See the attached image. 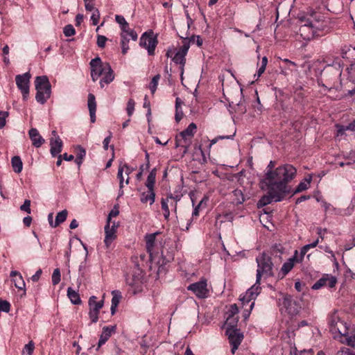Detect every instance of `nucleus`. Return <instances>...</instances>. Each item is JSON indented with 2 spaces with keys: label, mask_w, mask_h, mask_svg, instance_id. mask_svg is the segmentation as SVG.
<instances>
[{
  "label": "nucleus",
  "mask_w": 355,
  "mask_h": 355,
  "mask_svg": "<svg viewBox=\"0 0 355 355\" xmlns=\"http://www.w3.org/2000/svg\"><path fill=\"white\" fill-rule=\"evenodd\" d=\"M297 169L293 165L286 164L275 172H269L266 177L261 180L262 189L268 190V195L263 196L258 202V206L263 207L272 200L279 202L284 196L288 194L291 187L288 183L295 178Z\"/></svg>",
  "instance_id": "1"
},
{
  "label": "nucleus",
  "mask_w": 355,
  "mask_h": 355,
  "mask_svg": "<svg viewBox=\"0 0 355 355\" xmlns=\"http://www.w3.org/2000/svg\"><path fill=\"white\" fill-rule=\"evenodd\" d=\"M329 21L316 12L311 15H298L293 31L305 41L322 36L329 31Z\"/></svg>",
  "instance_id": "2"
},
{
  "label": "nucleus",
  "mask_w": 355,
  "mask_h": 355,
  "mask_svg": "<svg viewBox=\"0 0 355 355\" xmlns=\"http://www.w3.org/2000/svg\"><path fill=\"white\" fill-rule=\"evenodd\" d=\"M256 261L257 263L256 275L257 284H259L262 276L268 277L274 275L272 271L273 263L270 256L267 255L265 252H263L257 257Z\"/></svg>",
  "instance_id": "3"
},
{
  "label": "nucleus",
  "mask_w": 355,
  "mask_h": 355,
  "mask_svg": "<svg viewBox=\"0 0 355 355\" xmlns=\"http://www.w3.org/2000/svg\"><path fill=\"white\" fill-rule=\"evenodd\" d=\"M329 330L334 339L342 338L348 334L347 323L342 320L337 312H334L329 318Z\"/></svg>",
  "instance_id": "4"
},
{
  "label": "nucleus",
  "mask_w": 355,
  "mask_h": 355,
  "mask_svg": "<svg viewBox=\"0 0 355 355\" xmlns=\"http://www.w3.org/2000/svg\"><path fill=\"white\" fill-rule=\"evenodd\" d=\"M197 126L194 123H191L183 131H182L175 137V146L183 148V154H186L191 145L192 138L196 131Z\"/></svg>",
  "instance_id": "5"
},
{
  "label": "nucleus",
  "mask_w": 355,
  "mask_h": 355,
  "mask_svg": "<svg viewBox=\"0 0 355 355\" xmlns=\"http://www.w3.org/2000/svg\"><path fill=\"white\" fill-rule=\"evenodd\" d=\"M180 37L183 40L182 44L180 47L179 50L175 53L172 60L175 64H178L180 65V78L181 80H183V74H184V67L186 63L185 56L187 54V52L189 49V41H188V37H184L182 35Z\"/></svg>",
  "instance_id": "6"
},
{
  "label": "nucleus",
  "mask_w": 355,
  "mask_h": 355,
  "mask_svg": "<svg viewBox=\"0 0 355 355\" xmlns=\"http://www.w3.org/2000/svg\"><path fill=\"white\" fill-rule=\"evenodd\" d=\"M31 74L29 72L19 74L15 76V81L17 88L21 91L23 99L26 101L29 94V85Z\"/></svg>",
  "instance_id": "7"
},
{
  "label": "nucleus",
  "mask_w": 355,
  "mask_h": 355,
  "mask_svg": "<svg viewBox=\"0 0 355 355\" xmlns=\"http://www.w3.org/2000/svg\"><path fill=\"white\" fill-rule=\"evenodd\" d=\"M282 306L291 316L297 315L302 308L300 301L291 296L286 295L283 299Z\"/></svg>",
  "instance_id": "8"
},
{
  "label": "nucleus",
  "mask_w": 355,
  "mask_h": 355,
  "mask_svg": "<svg viewBox=\"0 0 355 355\" xmlns=\"http://www.w3.org/2000/svg\"><path fill=\"white\" fill-rule=\"evenodd\" d=\"M226 334L232 346L231 352L234 354L243 338V335L236 328H227Z\"/></svg>",
  "instance_id": "9"
},
{
  "label": "nucleus",
  "mask_w": 355,
  "mask_h": 355,
  "mask_svg": "<svg viewBox=\"0 0 355 355\" xmlns=\"http://www.w3.org/2000/svg\"><path fill=\"white\" fill-rule=\"evenodd\" d=\"M90 67L91 76L93 81L97 80L107 70V69H105V62L103 63L99 57H96L91 60Z\"/></svg>",
  "instance_id": "10"
},
{
  "label": "nucleus",
  "mask_w": 355,
  "mask_h": 355,
  "mask_svg": "<svg viewBox=\"0 0 355 355\" xmlns=\"http://www.w3.org/2000/svg\"><path fill=\"white\" fill-rule=\"evenodd\" d=\"M205 279H202L198 282L190 284L187 289L191 291L198 298H205L207 296L208 289Z\"/></svg>",
  "instance_id": "11"
},
{
  "label": "nucleus",
  "mask_w": 355,
  "mask_h": 355,
  "mask_svg": "<svg viewBox=\"0 0 355 355\" xmlns=\"http://www.w3.org/2000/svg\"><path fill=\"white\" fill-rule=\"evenodd\" d=\"M157 44L156 37L148 35L146 33H144L139 41V45L148 50L149 55H153L155 49Z\"/></svg>",
  "instance_id": "12"
},
{
  "label": "nucleus",
  "mask_w": 355,
  "mask_h": 355,
  "mask_svg": "<svg viewBox=\"0 0 355 355\" xmlns=\"http://www.w3.org/2000/svg\"><path fill=\"white\" fill-rule=\"evenodd\" d=\"M337 283V279L336 277L331 275H324L320 279H319L313 286V290H318L323 286H328L330 288L335 287Z\"/></svg>",
  "instance_id": "13"
},
{
  "label": "nucleus",
  "mask_w": 355,
  "mask_h": 355,
  "mask_svg": "<svg viewBox=\"0 0 355 355\" xmlns=\"http://www.w3.org/2000/svg\"><path fill=\"white\" fill-rule=\"evenodd\" d=\"M51 135L52 137L50 138V152L51 155L55 157L61 153L63 143L55 130H53Z\"/></svg>",
  "instance_id": "14"
},
{
  "label": "nucleus",
  "mask_w": 355,
  "mask_h": 355,
  "mask_svg": "<svg viewBox=\"0 0 355 355\" xmlns=\"http://www.w3.org/2000/svg\"><path fill=\"white\" fill-rule=\"evenodd\" d=\"M35 89L44 92L47 97L51 96V84L46 76H37L35 78Z\"/></svg>",
  "instance_id": "15"
},
{
  "label": "nucleus",
  "mask_w": 355,
  "mask_h": 355,
  "mask_svg": "<svg viewBox=\"0 0 355 355\" xmlns=\"http://www.w3.org/2000/svg\"><path fill=\"white\" fill-rule=\"evenodd\" d=\"M259 285L260 283L257 284L256 282L255 284L245 292V295L240 297V300L242 302L243 305L248 304L257 297L259 293Z\"/></svg>",
  "instance_id": "16"
},
{
  "label": "nucleus",
  "mask_w": 355,
  "mask_h": 355,
  "mask_svg": "<svg viewBox=\"0 0 355 355\" xmlns=\"http://www.w3.org/2000/svg\"><path fill=\"white\" fill-rule=\"evenodd\" d=\"M158 234H159V232H156L153 234H148L145 236L146 250L147 252L149 254L150 258H152L153 256L156 236Z\"/></svg>",
  "instance_id": "17"
},
{
  "label": "nucleus",
  "mask_w": 355,
  "mask_h": 355,
  "mask_svg": "<svg viewBox=\"0 0 355 355\" xmlns=\"http://www.w3.org/2000/svg\"><path fill=\"white\" fill-rule=\"evenodd\" d=\"M29 137L32 141V144L36 147H40L45 141L42 137L40 135L36 128H31L29 132Z\"/></svg>",
  "instance_id": "18"
},
{
  "label": "nucleus",
  "mask_w": 355,
  "mask_h": 355,
  "mask_svg": "<svg viewBox=\"0 0 355 355\" xmlns=\"http://www.w3.org/2000/svg\"><path fill=\"white\" fill-rule=\"evenodd\" d=\"M10 276L12 277V280L14 282L16 288L19 290H25V282L21 275L19 272L16 270H12L10 272Z\"/></svg>",
  "instance_id": "19"
},
{
  "label": "nucleus",
  "mask_w": 355,
  "mask_h": 355,
  "mask_svg": "<svg viewBox=\"0 0 355 355\" xmlns=\"http://www.w3.org/2000/svg\"><path fill=\"white\" fill-rule=\"evenodd\" d=\"M114 330L115 326L104 327L103 328V331L98 340L97 349L105 343Z\"/></svg>",
  "instance_id": "20"
},
{
  "label": "nucleus",
  "mask_w": 355,
  "mask_h": 355,
  "mask_svg": "<svg viewBox=\"0 0 355 355\" xmlns=\"http://www.w3.org/2000/svg\"><path fill=\"white\" fill-rule=\"evenodd\" d=\"M87 106L89 111L91 122L94 123L96 121V103L95 96L92 94H89L88 95Z\"/></svg>",
  "instance_id": "21"
},
{
  "label": "nucleus",
  "mask_w": 355,
  "mask_h": 355,
  "mask_svg": "<svg viewBox=\"0 0 355 355\" xmlns=\"http://www.w3.org/2000/svg\"><path fill=\"white\" fill-rule=\"evenodd\" d=\"M110 224L106 223L105 226L104 243L107 248H109L113 241L116 238V232L114 229H110Z\"/></svg>",
  "instance_id": "22"
},
{
  "label": "nucleus",
  "mask_w": 355,
  "mask_h": 355,
  "mask_svg": "<svg viewBox=\"0 0 355 355\" xmlns=\"http://www.w3.org/2000/svg\"><path fill=\"white\" fill-rule=\"evenodd\" d=\"M341 55L343 59L349 62L355 61V47L352 46H344L341 49Z\"/></svg>",
  "instance_id": "23"
},
{
  "label": "nucleus",
  "mask_w": 355,
  "mask_h": 355,
  "mask_svg": "<svg viewBox=\"0 0 355 355\" xmlns=\"http://www.w3.org/2000/svg\"><path fill=\"white\" fill-rule=\"evenodd\" d=\"M297 251L295 250V255L290 258L286 262H285L281 269L282 273V277L287 275L293 268L295 262H298V259L296 257Z\"/></svg>",
  "instance_id": "24"
},
{
  "label": "nucleus",
  "mask_w": 355,
  "mask_h": 355,
  "mask_svg": "<svg viewBox=\"0 0 355 355\" xmlns=\"http://www.w3.org/2000/svg\"><path fill=\"white\" fill-rule=\"evenodd\" d=\"M105 67L107 70L104 72V76L100 81L102 88L104 87V83L109 84L114 80L113 71L108 62H105Z\"/></svg>",
  "instance_id": "25"
},
{
  "label": "nucleus",
  "mask_w": 355,
  "mask_h": 355,
  "mask_svg": "<svg viewBox=\"0 0 355 355\" xmlns=\"http://www.w3.org/2000/svg\"><path fill=\"white\" fill-rule=\"evenodd\" d=\"M103 298H104V296ZM88 304L90 311L99 312L103 306L104 300L102 299L100 301H97V297L96 296H92L89 299Z\"/></svg>",
  "instance_id": "26"
},
{
  "label": "nucleus",
  "mask_w": 355,
  "mask_h": 355,
  "mask_svg": "<svg viewBox=\"0 0 355 355\" xmlns=\"http://www.w3.org/2000/svg\"><path fill=\"white\" fill-rule=\"evenodd\" d=\"M112 299L111 304V314L113 315L116 313V307L118 306L120 300L122 297L121 293L119 291L114 290L112 291Z\"/></svg>",
  "instance_id": "27"
},
{
  "label": "nucleus",
  "mask_w": 355,
  "mask_h": 355,
  "mask_svg": "<svg viewBox=\"0 0 355 355\" xmlns=\"http://www.w3.org/2000/svg\"><path fill=\"white\" fill-rule=\"evenodd\" d=\"M155 193L154 189L148 190L146 192H143L141 195L140 200L142 203L148 202L152 205L155 202Z\"/></svg>",
  "instance_id": "28"
},
{
  "label": "nucleus",
  "mask_w": 355,
  "mask_h": 355,
  "mask_svg": "<svg viewBox=\"0 0 355 355\" xmlns=\"http://www.w3.org/2000/svg\"><path fill=\"white\" fill-rule=\"evenodd\" d=\"M11 164L13 171L19 173L21 172L23 168V163L21 158L19 156H14L11 159Z\"/></svg>",
  "instance_id": "29"
},
{
  "label": "nucleus",
  "mask_w": 355,
  "mask_h": 355,
  "mask_svg": "<svg viewBox=\"0 0 355 355\" xmlns=\"http://www.w3.org/2000/svg\"><path fill=\"white\" fill-rule=\"evenodd\" d=\"M157 170L155 168H153L150 172L146 182V186L148 190L154 189V186L155 183V177H156Z\"/></svg>",
  "instance_id": "30"
},
{
  "label": "nucleus",
  "mask_w": 355,
  "mask_h": 355,
  "mask_svg": "<svg viewBox=\"0 0 355 355\" xmlns=\"http://www.w3.org/2000/svg\"><path fill=\"white\" fill-rule=\"evenodd\" d=\"M67 295L73 304H79L81 302L79 294L71 287L67 289Z\"/></svg>",
  "instance_id": "31"
},
{
  "label": "nucleus",
  "mask_w": 355,
  "mask_h": 355,
  "mask_svg": "<svg viewBox=\"0 0 355 355\" xmlns=\"http://www.w3.org/2000/svg\"><path fill=\"white\" fill-rule=\"evenodd\" d=\"M311 180H312V177L311 175H309L308 178H305L304 182H301L297 185L294 193H300V192L306 190L309 188Z\"/></svg>",
  "instance_id": "32"
},
{
  "label": "nucleus",
  "mask_w": 355,
  "mask_h": 355,
  "mask_svg": "<svg viewBox=\"0 0 355 355\" xmlns=\"http://www.w3.org/2000/svg\"><path fill=\"white\" fill-rule=\"evenodd\" d=\"M68 211L67 209H64L58 212L56 215L55 220L54 222V226L58 227L61 223H64L67 217Z\"/></svg>",
  "instance_id": "33"
},
{
  "label": "nucleus",
  "mask_w": 355,
  "mask_h": 355,
  "mask_svg": "<svg viewBox=\"0 0 355 355\" xmlns=\"http://www.w3.org/2000/svg\"><path fill=\"white\" fill-rule=\"evenodd\" d=\"M341 343H346L349 346L352 347H355V336H348V334L346 336H343L342 338H337Z\"/></svg>",
  "instance_id": "34"
},
{
  "label": "nucleus",
  "mask_w": 355,
  "mask_h": 355,
  "mask_svg": "<svg viewBox=\"0 0 355 355\" xmlns=\"http://www.w3.org/2000/svg\"><path fill=\"white\" fill-rule=\"evenodd\" d=\"M50 97H47L46 96V94L45 93V91L43 92V91H40V90H37V93H36V96H35V99L36 101L41 103V104H44L46 103V100L48 98H49Z\"/></svg>",
  "instance_id": "35"
},
{
  "label": "nucleus",
  "mask_w": 355,
  "mask_h": 355,
  "mask_svg": "<svg viewBox=\"0 0 355 355\" xmlns=\"http://www.w3.org/2000/svg\"><path fill=\"white\" fill-rule=\"evenodd\" d=\"M159 79H160V75L157 74L153 78V79L150 83L149 88L153 94L155 92V91L157 89V87L158 85V82H159Z\"/></svg>",
  "instance_id": "36"
},
{
  "label": "nucleus",
  "mask_w": 355,
  "mask_h": 355,
  "mask_svg": "<svg viewBox=\"0 0 355 355\" xmlns=\"http://www.w3.org/2000/svg\"><path fill=\"white\" fill-rule=\"evenodd\" d=\"M237 322V317L227 316L225 321V325L227 326V328H235V327H236Z\"/></svg>",
  "instance_id": "37"
},
{
  "label": "nucleus",
  "mask_w": 355,
  "mask_h": 355,
  "mask_svg": "<svg viewBox=\"0 0 355 355\" xmlns=\"http://www.w3.org/2000/svg\"><path fill=\"white\" fill-rule=\"evenodd\" d=\"M128 42H129V39L127 38L126 35H125L124 34H121V45L123 54H125L129 49Z\"/></svg>",
  "instance_id": "38"
},
{
  "label": "nucleus",
  "mask_w": 355,
  "mask_h": 355,
  "mask_svg": "<svg viewBox=\"0 0 355 355\" xmlns=\"http://www.w3.org/2000/svg\"><path fill=\"white\" fill-rule=\"evenodd\" d=\"M267 64H268V58L266 56H264L262 58L261 64L257 71V76L258 78L260 77L261 76V74L265 71ZM254 76H256V74Z\"/></svg>",
  "instance_id": "39"
},
{
  "label": "nucleus",
  "mask_w": 355,
  "mask_h": 355,
  "mask_svg": "<svg viewBox=\"0 0 355 355\" xmlns=\"http://www.w3.org/2000/svg\"><path fill=\"white\" fill-rule=\"evenodd\" d=\"M123 171H124V166H121V164L119 165V169H118V173H117V178L119 179V188L121 189L123 187V181H124V177H123Z\"/></svg>",
  "instance_id": "40"
},
{
  "label": "nucleus",
  "mask_w": 355,
  "mask_h": 355,
  "mask_svg": "<svg viewBox=\"0 0 355 355\" xmlns=\"http://www.w3.org/2000/svg\"><path fill=\"white\" fill-rule=\"evenodd\" d=\"M63 33L66 37H70L75 35L76 31L72 25L68 24L64 27Z\"/></svg>",
  "instance_id": "41"
},
{
  "label": "nucleus",
  "mask_w": 355,
  "mask_h": 355,
  "mask_svg": "<svg viewBox=\"0 0 355 355\" xmlns=\"http://www.w3.org/2000/svg\"><path fill=\"white\" fill-rule=\"evenodd\" d=\"M60 282V271L59 268H55L52 275V284H58Z\"/></svg>",
  "instance_id": "42"
},
{
  "label": "nucleus",
  "mask_w": 355,
  "mask_h": 355,
  "mask_svg": "<svg viewBox=\"0 0 355 355\" xmlns=\"http://www.w3.org/2000/svg\"><path fill=\"white\" fill-rule=\"evenodd\" d=\"M135 103L133 99L130 98L128 101L126 111L129 116H132L135 110Z\"/></svg>",
  "instance_id": "43"
},
{
  "label": "nucleus",
  "mask_w": 355,
  "mask_h": 355,
  "mask_svg": "<svg viewBox=\"0 0 355 355\" xmlns=\"http://www.w3.org/2000/svg\"><path fill=\"white\" fill-rule=\"evenodd\" d=\"M174 199H175V198L172 195L167 196L166 198H162V201H161L162 209L164 211L168 210L169 208H168V203L169 202V200H172Z\"/></svg>",
  "instance_id": "44"
},
{
  "label": "nucleus",
  "mask_w": 355,
  "mask_h": 355,
  "mask_svg": "<svg viewBox=\"0 0 355 355\" xmlns=\"http://www.w3.org/2000/svg\"><path fill=\"white\" fill-rule=\"evenodd\" d=\"M34 348V343L33 341H30L28 344L25 345L24 349V353H26L27 355H32Z\"/></svg>",
  "instance_id": "45"
},
{
  "label": "nucleus",
  "mask_w": 355,
  "mask_h": 355,
  "mask_svg": "<svg viewBox=\"0 0 355 355\" xmlns=\"http://www.w3.org/2000/svg\"><path fill=\"white\" fill-rule=\"evenodd\" d=\"M10 304L8 301L0 300V311L6 313L10 311Z\"/></svg>",
  "instance_id": "46"
},
{
  "label": "nucleus",
  "mask_w": 355,
  "mask_h": 355,
  "mask_svg": "<svg viewBox=\"0 0 355 355\" xmlns=\"http://www.w3.org/2000/svg\"><path fill=\"white\" fill-rule=\"evenodd\" d=\"M284 165H285V164L282 165V166H278L277 168H276L273 169V168H274V167H275V162H272V161H270V162H269V164H268V165L267 168H266V174H265V176H264V177H266V176H267V174H268L269 172L274 173V172H275V171H276L279 168L282 167V166H284Z\"/></svg>",
  "instance_id": "47"
},
{
  "label": "nucleus",
  "mask_w": 355,
  "mask_h": 355,
  "mask_svg": "<svg viewBox=\"0 0 355 355\" xmlns=\"http://www.w3.org/2000/svg\"><path fill=\"white\" fill-rule=\"evenodd\" d=\"M20 209L21 211H24L28 214H31V200H25L24 204L21 205Z\"/></svg>",
  "instance_id": "48"
},
{
  "label": "nucleus",
  "mask_w": 355,
  "mask_h": 355,
  "mask_svg": "<svg viewBox=\"0 0 355 355\" xmlns=\"http://www.w3.org/2000/svg\"><path fill=\"white\" fill-rule=\"evenodd\" d=\"M239 313V309L236 304H232L227 313V316H235Z\"/></svg>",
  "instance_id": "49"
},
{
  "label": "nucleus",
  "mask_w": 355,
  "mask_h": 355,
  "mask_svg": "<svg viewBox=\"0 0 355 355\" xmlns=\"http://www.w3.org/2000/svg\"><path fill=\"white\" fill-rule=\"evenodd\" d=\"M8 116V112L6 111H0V128L6 125V119Z\"/></svg>",
  "instance_id": "50"
},
{
  "label": "nucleus",
  "mask_w": 355,
  "mask_h": 355,
  "mask_svg": "<svg viewBox=\"0 0 355 355\" xmlns=\"http://www.w3.org/2000/svg\"><path fill=\"white\" fill-rule=\"evenodd\" d=\"M121 164V166H124V169H125V175L127 176L126 180H125V183L127 184H129V179H130L129 178V175L132 173V171H134V168H130V166H128L127 164Z\"/></svg>",
  "instance_id": "51"
},
{
  "label": "nucleus",
  "mask_w": 355,
  "mask_h": 355,
  "mask_svg": "<svg viewBox=\"0 0 355 355\" xmlns=\"http://www.w3.org/2000/svg\"><path fill=\"white\" fill-rule=\"evenodd\" d=\"M100 18V13L98 10L96 9L94 10L92 16L91 20L92 21L93 25H96L98 23V20Z\"/></svg>",
  "instance_id": "52"
},
{
  "label": "nucleus",
  "mask_w": 355,
  "mask_h": 355,
  "mask_svg": "<svg viewBox=\"0 0 355 355\" xmlns=\"http://www.w3.org/2000/svg\"><path fill=\"white\" fill-rule=\"evenodd\" d=\"M119 211L117 208H114L110 211V212L108 214L107 218V224H111V220L112 217H116L119 215Z\"/></svg>",
  "instance_id": "53"
},
{
  "label": "nucleus",
  "mask_w": 355,
  "mask_h": 355,
  "mask_svg": "<svg viewBox=\"0 0 355 355\" xmlns=\"http://www.w3.org/2000/svg\"><path fill=\"white\" fill-rule=\"evenodd\" d=\"M188 41H189V44L191 42H196L198 46H201L202 44V39L199 35H193L191 37L190 39L188 38Z\"/></svg>",
  "instance_id": "54"
},
{
  "label": "nucleus",
  "mask_w": 355,
  "mask_h": 355,
  "mask_svg": "<svg viewBox=\"0 0 355 355\" xmlns=\"http://www.w3.org/2000/svg\"><path fill=\"white\" fill-rule=\"evenodd\" d=\"M234 135H235V132L232 135L218 136V137H216V138L213 139L212 140H211L209 147H211L212 145L215 144L218 141V139H232Z\"/></svg>",
  "instance_id": "55"
},
{
  "label": "nucleus",
  "mask_w": 355,
  "mask_h": 355,
  "mask_svg": "<svg viewBox=\"0 0 355 355\" xmlns=\"http://www.w3.org/2000/svg\"><path fill=\"white\" fill-rule=\"evenodd\" d=\"M107 40V37L103 35H98L97 37V45L100 48H104L105 42Z\"/></svg>",
  "instance_id": "56"
},
{
  "label": "nucleus",
  "mask_w": 355,
  "mask_h": 355,
  "mask_svg": "<svg viewBox=\"0 0 355 355\" xmlns=\"http://www.w3.org/2000/svg\"><path fill=\"white\" fill-rule=\"evenodd\" d=\"M116 21L121 25V27L125 26V27L128 26V22L125 21V18L121 15H116L115 16Z\"/></svg>",
  "instance_id": "57"
},
{
  "label": "nucleus",
  "mask_w": 355,
  "mask_h": 355,
  "mask_svg": "<svg viewBox=\"0 0 355 355\" xmlns=\"http://www.w3.org/2000/svg\"><path fill=\"white\" fill-rule=\"evenodd\" d=\"M184 116L182 107H175V119L176 122H180Z\"/></svg>",
  "instance_id": "58"
},
{
  "label": "nucleus",
  "mask_w": 355,
  "mask_h": 355,
  "mask_svg": "<svg viewBox=\"0 0 355 355\" xmlns=\"http://www.w3.org/2000/svg\"><path fill=\"white\" fill-rule=\"evenodd\" d=\"M337 136H342L345 134L346 130H350V128H348V125L344 126V125H337Z\"/></svg>",
  "instance_id": "59"
},
{
  "label": "nucleus",
  "mask_w": 355,
  "mask_h": 355,
  "mask_svg": "<svg viewBox=\"0 0 355 355\" xmlns=\"http://www.w3.org/2000/svg\"><path fill=\"white\" fill-rule=\"evenodd\" d=\"M98 313L99 312L93 311L89 310V318H90L92 322H93V323L97 322V321L98 320Z\"/></svg>",
  "instance_id": "60"
},
{
  "label": "nucleus",
  "mask_w": 355,
  "mask_h": 355,
  "mask_svg": "<svg viewBox=\"0 0 355 355\" xmlns=\"http://www.w3.org/2000/svg\"><path fill=\"white\" fill-rule=\"evenodd\" d=\"M144 107L148 108L147 118L148 121H150L151 110L150 108V101L148 100L147 96H146L144 98Z\"/></svg>",
  "instance_id": "61"
},
{
  "label": "nucleus",
  "mask_w": 355,
  "mask_h": 355,
  "mask_svg": "<svg viewBox=\"0 0 355 355\" xmlns=\"http://www.w3.org/2000/svg\"><path fill=\"white\" fill-rule=\"evenodd\" d=\"M85 155V150L83 148L78 146L77 148L76 158H78V159H83Z\"/></svg>",
  "instance_id": "62"
},
{
  "label": "nucleus",
  "mask_w": 355,
  "mask_h": 355,
  "mask_svg": "<svg viewBox=\"0 0 355 355\" xmlns=\"http://www.w3.org/2000/svg\"><path fill=\"white\" fill-rule=\"evenodd\" d=\"M282 61H283V62L286 64V67H287L289 71H292L293 70L291 69V67H296L297 66L296 63H295L294 62L291 61V60H289L288 59H284Z\"/></svg>",
  "instance_id": "63"
},
{
  "label": "nucleus",
  "mask_w": 355,
  "mask_h": 355,
  "mask_svg": "<svg viewBox=\"0 0 355 355\" xmlns=\"http://www.w3.org/2000/svg\"><path fill=\"white\" fill-rule=\"evenodd\" d=\"M327 232V229H322L321 227L317 228V234L319 237L318 239H320L321 240L324 239V234Z\"/></svg>",
  "instance_id": "64"
}]
</instances>
